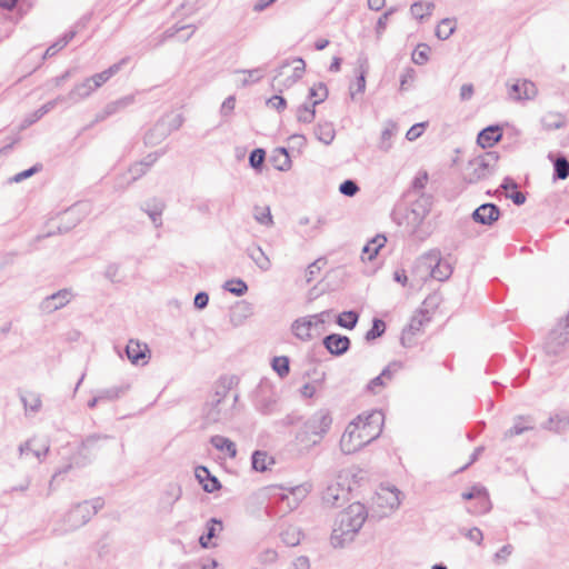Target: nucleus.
<instances>
[{
    "label": "nucleus",
    "mask_w": 569,
    "mask_h": 569,
    "mask_svg": "<svg viewBox=\"0 0 569 569\" xmlns=\"http://www.w3.org/2000/svg\"><path fill=\"white\" fill-rule=\"evenodd\" d=\"M383 425V413L372 411L368 416H358L346 427L340 439V449L345 455H351L377 439Z\"/></svg>",
    "instance_id": "nucleus-1"
},
{
    "label": "nucleus",
    "mask_w": 569,
    "mask_h": 569,
    "mask_svg": "<svg viewBox=\"0 0 569 569\" xmlns=\"http://www.w3.org/2000/svg\"><path fill=\"white\" fill-rule=\"evenodd\" d=\"M368 518L365 505L351 503L346 510L339 513L332 533L331 545L335 548H343L352 542Z\"/></svg>",
    "instance_id": "nucleus-2"
},
{
    "label": "nucleus",
    "mask_w": 569,
    "mask_h": 569,
    "mask_svg": "<svg viewBox=\"0 0 569 569\" xmlns=\"http://www.w3.org/2000/svg\"><path fill=\"white\" fill-rule=\"evenodd\" d=\"M238 395L224 386L218 388L203 409V419L207 425L226 423L234 416Z\"/></svg>",
    "instance_id": "nucleus-3"
},
{
    "label": "nucleus",
    "mask_w": 569,
    "mask_h": 569,
    "mask_svg": "<svg viewBox=\"0 0 569 569\" xmlns=\"http://www.w3.org/2000/svg\"><path fill=\"white\" fill-rule=\"evenodd\" d=\"M499 156L496 151H487L468 161L462 178L467 183L473 184L485 180L496 172Z\"/></svg>",
    "instance_id": "nucleus-4"
},
{
    "label": "nucleus",
    "mask_w": 569,
    "mask_h": 569,
    "mask_svg": "<svg viewBox=\"0 0 569 569\" xmlns=\"http://www.w3.org/2000/svg\"><path fill=\"white\" fill-rule=\"evenodd\" d=\"M401 492L396 487L380 486L375 497L372 505L379 517H386L393 512L401 503Z\"/></svg>",
    "instance_id": "nucleus-5"
},
{
    "label": "nucleus",
    "mask_w": 569,
    "mask_h": 569,
    "mask_svg": "<svg viewBox=\"0 0 569 569\" xmlns=\"http://www.w3.org/2000/svg\"><path fill=\"white\" fill-rule=\"evenodd\" d=\"M569 343V312L549 332L545 350L549 356L560 355Z\"/></svg>",
    "instance_id": "nucleus-6"
},
{
    "label": "nucleus",
    "mask_w": 569,
    "mask_h": 569,
    "mask_svg": "<svg viewBox=\"0 0 569 569\" xmlns=\"http://www.w3.org/2000/svg\"><path fill=\"white\" fill-rule=\"evenodd\" d=\"M292 63H295V67L292 68V72H291V74L287 76L284 79H281V78L287 74V71L290 68V63L288 61H286L277 69V74L274 76V78L272 80V87L276 90L281 92L282 88H289L302 78L305 69H306V63H305L303 59L296 58L292 60Z\"/></svg>",
    "instance_id": "nucleus-7"
},
{
    "label": "nucleus",
    "mask_w": 569,
    "mask_h": 569,
    "mask_svg": "<svg viewBox=\"0 0 569 569\" xmlns=\"http://www.w3.org/2000/svg\"><path fill=\"white\" fill-rule=\"evenodd\" d=\"M330 316V311L326 310L320 313L301 317L293 321L291 326L292 333L302 341L311 339V329L313 327L321 326L326 322V319Z\"/></svg>",
    "instance_id": "nucleus-8"
},
{
    "label": "nucleus",
    "mask_w": 569,
    "mask_h": 569,
    "mask_svg": "<svg viewBox=\"0 0 569 569\" xmlns=\"http://www.w3.org/2000/svg\"><path fill=\"white\" fill-rule=\"evenodd\" d=\"M331 425L332 417L327 409L317 410L302 423L313 438L320 439L321 441L329 432Z\"/></svg>",
    "instance_id": "nucleus-9"
},
{
    "label": "nucleus",
    "mask_w": 569,
    "mask_h": 569,
    "mask_svg": "<svg viewBox=\"0 0 569 569\" xmlns=\"http://www.w3.org/2000/svg\"><path fill=\"white\" fill-rule=\"evenodd\" d=\"M421 263L430 270V276L438 281L447 280L452 273L451 264L441 259L439 251H430L423 254Z\"/></svg>",
    "instance_id": "nucleus-10"
},
{
    "label": "nucleus",
    "mask_w": 569,
    "mask_h": 569,
    "mask_svg": "<svg viewBox=\"0 0 569 569\" xmlns=\"http://www.w3.org/2000/svg\"><path fill=\"white\" fill-rule=\"evenodd\" d=\"M431 316L428 310L419 309L410 319L407 328L403 329L401 335V342L403 346L409 347L412 345V337L422 332L423 327L429 323Z\"/></svg>",
    "instance_id": "nucleus-11"
},
{
    "label": "nucleus",
    "mask_w": 569,
    "mask_h": 569,
    "mask_svg": "<svg viewBox=\"0 0 569 569\" xmlns=\"http://www.w3.org/2000/svg\"><path fill=\"white\" fill-rule=\"evenodd\" d=\"M93 517V510L89 501L77 503L64 517L68 528L73 530L86 525Z\"/></svg>",
    "instance_id": "nucleus-12"
},
{
    "label": "nucleus",
    "mask_w": 569,
    "mask_h": 569,
    "mask_svg": "<svg viewBox=\"0 0 569 569\" xmlns=\"http://www.w3.org/2000/svg\"><path fill=\"white\" fill-rule=\"evenodd\" d=\"M299 493H301L300 487L291 488L288 493H274L272 498L278 500V507L273 513L279 517H283L284 515L297 509L301 501Z\"/></svg>",
    "instance_id": "nucleus-13"
},
{
    "label": "nucleus",
    "mask_w": 569,
    "mask_h": 569,
    "mask_svg": "<svg viewBox=\"0 0 569 569\" xmlns=\"http://www.w3.org/2000/svg\"><path fill=\"white\" fill-rule=\"evenodd\" d=\"M431 206V196L420 193L416 201H413L411 204L410 212L407 216L408 222L415 227L419 226L430 212Z\"/></svg>",
    "instance_id": "nucleus-14"
},
{
    "label": "nucleus",
    "mask_w": 569,
    "mask_h": 569,
    "mask_svg": "<svg viewBox=\"0 0 569 569\" xmlns=\"http://www.w3.org/2000/svg\"><path fill=\"white\" fill-rule=\"evenodd\" d=\"M73 297L74 295L70 289H61L46 297L40 303V309L44 313H52L67 306Z\"/></svg>",
    "instance_id": "nucleus-15"
},
{
    "label": "nucleus",
    "mask_w": 569,
    "mask_h": 569,
    "mask_svg": "<svg viewBox=\"0 0 569 569\" xmlns=\"http://www.w3.org/2000/svg\"><path fill=\"white\" fill-rule=\"evenodd\" d=\"M465 500H476L473 507L468 508V512L472 515L486 513L491 509V503L485 488L473 487L470 491L461 495Z\"/></svg>",
    "instance_id": "nucleus-16"
},
{
    "label": "nucleus",
    "mask_w": 569,
    "mask_h": 569,
    "mask_svg": "<svg viewBox=\"0 0 569 569\" xmlns=\"http://www.w3.org/2000/svg\"><path fill=\"white\" fill-rule=\"evenodd\" d=\"M134 102V96L129 94L124 96L122 98H119L114 101H111L104 106V108L96 114V122L104 121L107 118L114 116L123 110H126L128 107L133 104Z\"/></svg>",
    "instance_id": "nucleus-17"
},
{
    "label": "nucleus",
    "mask_w": 569,
    "mask_h": 569,
    "mask_svg": "<svg viewBox=\"0 0 569 569\" xmlns=\"http://www.w3.org/2000/svg\"><path fill=\"white\" fill-rule=\"evenodd\" d=\"M500 217V209L495 203H483L479 206L471 214L475 222L491 226Z\"/></svg>",
    "instance_id": "nucleus-18"
},
{
    "label": "nucleus",
    "mask_w": 569,
    "mask_h": 569,
    "mask_svg": "<svg viewBox=\"0 0 569 569\" xmlns=\"http://www.w3.org/2000/svg\"><path fill=\"white\" fill-rule=\"evenodd\" d=\"M348 498L349 488H346L338 482L329 485L322 495L323 502L330 507H339L346 502Z\"/></svg>",
    "instance_id": "nucleus-19"
},
{
    "label": "nucleus",
    "mask_w": 569,
    "mask_h": 569,
    "mask_svg": "<svg viewBox=\"0 0 569 569\" xmlns=\"http://www.w3.org/2000/svg\"><path fill=\"white\" fill-rule=\"evenodd\" d=\"M49 449L50 447L48 443L37 446L36 440L30 439L19 446V456L20 458L26 459L33 457L39 463H41L47 457Z\"/></svg>",
    "instance_id": "nucleus-20"
},
{
    "label": "nucleus",
    "mask_w": 569,
    "mask_h": 569,
    "mask_svg": "<svg viewBox=\"0 0 569 569\" xmlns=\"http://www.w3.org/2000/svg\"><path fill=\"white\" fill-rule=\"evenodd\" d=\"M538 93L536 84L530 80L517 81L510 87L509 97L516 101L531 100Z\"/></svg>",
    "instance_id": "nucleus-21"
},
{
    "label": "nucleus",
    "mask_w": 569,
    "mask_h": 569,
    "mask_svg": "<svg viewBox=\"0 0 569 569\" xmlns=\"http://www.w3.org/2000/svg\"><path fill=\"white\" fill-rule=\"evenodd\" d=\"M325 348L333 356H341L350 348V339L347 336L331 333L323 339Z\"/></svg>",
    "instance_id": "nucleus-22"
},
{
    "label": "nucleus",
    "mask_w": 569,
    "mask_h": 569,
    "mask_svg": "<svg viewBox=\"0 0 569 569\" xmlns=\"http://www.w3.org/2000/svg\"><path fill=\"white\" fill-rule=\"evenodd\" d=\"M92 86L93 83L91 80L87 78L81 83L76 84L67 96H63L66 98L64 102L74 104L88 98L92 92L97 90L96 88H92Z\"/></svg>",
    "instance_id": "nucleus-23"
},
{
    "label": "nucleus",
    "mask_w": 569,
    "mask_h": 569,
    "mask_svg": "<svg viewBox=\"0 0 569 569\" xmlns=\"http://www.w3.org/2000/svg\"><path fill=\"white\" fill-rule=\"evenodd\" d=\"M92 86L93 83L91 80L87 78L81 83L76 84L67 96H63L66 98L64 102L74 104L88 98L92 92L97 90L96 88H92Z\"/></svg>",
    "instance_id": "nucleus-24"
},
{
    "label": "nucleus",
    "mask_w": 569,
    "mask_h": 569,
    "mask_svg": "<svg viewBox=\"0 0 569 569\" xmlns=\"http://www.w3.org/2000/svg\"><path fill=\"white\" fill-rule=\"evenodd\" d=\"M148 352V346L146 343H140L139 341L136 340H129L126 347L127 357L133 365L147 363L146 359Z\"/></svg>",
    "instance_id": "nucleus-25"
},
{
    "label": "nucleus",
    "mask_w": 569,
    "mask_h": 569,
    "mask_svg": "<svg viewBox=\"0 0 569 569\" xmlns=\"http://www.w3.org/2000/svg\"><path fill=\"white\" fill-rule=\"evenodd\" d=\"M170 134L164 119L159 120L146 134L144 143L147 146H157Z\"/></svg>",
    "instance_id": "nucleus-26"
},
{
    "label": "nucleus",
    "mask_w": 569,
    "mask_h": 569,
    "mask_svg": "<svg viewBox=\"0 0 569 569\" xmlns=\"http://www.w3.org/2000/svg\"><path fill=\"white\" fill-rule=\"evenodd\" d=\"M535 421L529 416H518L513 420L512 427L503 432V440H508L515 436H519L525 431L533 430Z\"/></svg>",
    "instance_id": "nucleus-27"
},
{
    "label": "nucleus",
    "mask_w": 569,
    "mask_h": 569,
    "mask_svg": "<svg viewBox=\"0 0 569 569\" xmlns=\"http://www.w3.org/2000/svg\"><path fill=\"white\" fill-rule=\"evenodd\" d=\"M166 208V204L162 200L153 198L147 202H144L142 210L148 214L150 220L152 221L156 228H160L162 226V212Z\"/></svg>",
    "instance_id": "nucleus-28"
},
{
    "label": "nucleus",
    "mask_w": 569,
    "mask_h": 569,
    "mask_svg": "<svg viewBox=\"0 0 569 569\" xmlns=\"http://www.w3.org/2000/svg\"><path fill=\"white\" fill-rule=\"evenodd\" d=\"M196 477L199 480V482L202 485V488L206 492H214L218 490L221 485L219 480L211 476L209 469L207 467L200 466L196 469Z\"/></svg>",
    "instance_id": "nucleus-29"
},
{
    "label": "nucleus",
    "mask_w": 569,
    "mask_h": 569,
    "mask_svg": "<svg viewBox=\"0 0 569 569\" xmlns=\"http://www.w3.org/2000/svg\"><path fill=\"white\" fill-rule=\"evenodd\" d=\"M501 137L502 133L499 126H489L479 132L477 142L482 148H489L497 143Z\"/></svg>",
    "instance_id": "nucleus-30"
},
{
    "label": "nucleus",
    "mask_w": 569,
    "mask_h": 569,
    "mask_svg": "<svg viewBox=\"0 0 569 569\" xmlns=\"http://www.w3.org/2000/svg\"><path fill=\"white\" fill-rule=\"evenodd\" d=\"M542 428L556 433H561L569 428V413H556L542 425Z\"/></svg>",
    "instance_id": "nucleus-31"
},
{
    "label": "nucleus",
    "mask_w": 569,
    "mask_h": 569,
    "mask_svg": "<svg viewBox=\"0 0 569 569\" xmlns=\"http://www.w3.org/2000/svg\"><path fill=\"white\" fill-rule=\"evenodd\" d=\"M127 62V59H122L121 61L110 66L108 69L103 70L102 72L96 73L89 79L93 83L92 88H100L102 84H104L111 77H113L116 73L119 72L121 67Z\"/></svg>",
    "instance_id": "nucleus-32"
},
{
    "label": "nucleus",
    "mask_w": 569,
    "mask_h": 569,
    "mask_svg": "<svg viewBox=\"0 0 569 569\" xmlns=\"http://www.w3.org/2000/svg\"><path fill=\"white\" fill-rule=\"evenodd\" d=\"M66 98L63 96H58L53 100H50L42 104L39 109H37L32 114L28 116L24 119L26 126H30L41 119L44 114L51 111L57 104L64 103Z\"/></svg>",
    "instance_id": "nucleus-33"
},
{
    "label": "nucleus",
    "mask_w": 569,
    "mask_h": 569,
    "mask_svg": "<svg viewBox=\"0 0 569 569\" xmlns=\"http://www.w3.org/2000/svg\"><path fill=\"white\" fill-rule=\"evenodd\" d=\"M272 465H274V459L267 451L256 450L252 453L251 467L254 471H267Z\"/></svg>",
    "instance_id": "nucleus-34"
},
{
    "label": "nucleus",
    "mask_w": 569,
    "mask_h": 569,
    "mask_svg": "<svg viewBox=\"0 0 569 569\" xmlns=\"http://www.w3.org/2000/svg\"><path fill=\"white\" fill-rule=\"evenodd\" d=\"M223 529V525H222V521L217 519V518H211L209 519V521L207 522V533L206 535H202L200 538H199V543L201 545V547L203 548H209L212 546V543L210 542L212 538H214L218 532H221Z\"/></svg>",
    "instance_id": "nucleus-35"
},
{
    "label": "nucleus",
    "mask_w": 569,
    "mask_h": 569,
    "mask_svg": "<svg viewBox=\"0 0 569 569\" xmlns=\"http://www.w3.org/2000/svg\"><path fill=\"white\" fill-rule=\"evenodd\" d=\"M397 124L392 121H388L381 132L378 148L383 152H388L392 148V138L397 134Z\"/></svg>",
    "instance_id": "nucleus-36"
},
{
    "label": "nucleus",
    "mask_w": 569,
    "mask_h": 569,
    "mask_svg": "<svg viewBox=\"0 0 569 569\" xmlns=\"http://www.w3.org/2000/svg\"><path fill=\"white\" fill-rule=\"evenodd\" d=\"M387 242V238L383 234H377L370 241L366 243L362 249V259L372 260L379 252V250Z\"/></svg>",
    "instance_id": "nucleus-37"
},
{
    "label": "nucleus",
    "mask_w": 569,
    "mask_h": 569,
    "mask_svg": "<svg viewBox=\"0 0 569 569\" xmlns=\"http://www.w3.org/2000/svg\"><path fill=\"white\" fill-rule=\"evenodd\" d=\"M210 443L214 447V449L219 451H224L230 458H234L237 456V447L233 441L223 436H212L210 438Z\"/></svg>",
    "instance_id": "nucleus-38"
},
{
    "label": "nucleus",
    "mask_w": 569,
    "mask_h": 569,
    "mask_svg": "<svg viewBox=\"0 0 569 569\" xmlns=\"http://www.w3.org/2000/svg\"><path fill=\"white\" fill-rule=\"evenodd\" d=\"M541 124L546 130H557L566 124V118L560 112L550 111L542 116Z\"/></svg>",
    "instance_id": "nucleus-39"
},
{
    "label": "nucleus",
    "mask_w": 569,
    "mask_h": 569,
    "mask_svg": "<svg viewBox=\"0 0 569 569\" xmlns=\"http://www.w3.org/2000/svg\"><path fill=\"white\" fill-rule=\"evenodd\" d=\"M315 136L320 142L328 146L333 141L336 131L332 123H318L315 128Z\"/></svg>",
    "instance_id": "nucleus-40"
},
{
    "label": "nucleus",
    "mask_w": 569,
    "mask_h": 569,
    "mask_svg": "<svg viewBox=\"0 0 569 569\" xmlns=\"http://www.w3.org/2000/svg\"><path fill=\"white\" fill-rule=\"evenodd\" d=\"M236 73H242L244 76L243 79H241L240 84L242 87H248L259 82L264 77L266 69L263 67H258L250 70H237Z\"/></svg>",
    "instance_id": "nucleus-41"
},
{
    "label": "nucleus",
    "mask_w": 569,
    "mask_h": 569,
    "mask_svg": "<svg viewBox=\"0 0 569 569\" xmlns=\"http://www.w3.org/2000/svg\"><path fill=\"white\" fill-rule=\"evenodd\" d=\"M302 537L301 530L296 526H288L280 532L282 542L289 547H295L300 543Z\"/></svg>",
    "instance_id": "nucleus-42"
},
{
    "label": "nucleus",
    "mask_w": 569,
    "mask_h": 569,
    "mask_svg": "<svg viewBox=\"0 0 569 569\" xmlns=\"http://www.w3.org/2000/svg\"><path fill=\"white\" fill-rule=\"evenodd\" d=\"M248 254L260 270L267 271L270 269L271 261L260 247L249 248Z\"/></svg>",
    "instance_id": "nucleus-43"
},
{
    "label": "nucleus",
    "mask_w": 569,
    "mask_h": 569,
    "mask_svg": "<svg viewBox=\"0 0 569 569\" xmlns=\"http://www.w3.org/2000/svg\"><path fill=\"white\" fill-rule=\"evenodd\" d=\"M296 440L306 451L311 450L321 442L320 439L313 438L303 426H301L297 432Z\"/></svg>",
    "instance_id": "nucleus-44"
},
{
    "label": "nucleus",
    "mask_w": 569,
    "mask_h": 569,
    "mask_svg": "<svg viewBox=\"0 0 569 569\" xmlns=\"http://www.w3.org/2000/svg\"><path fill=\"white\" fill-rule=\"evenodd\" d=\"M76 36L74 30H70L66 32L60 39H58L53 44H51L44 52L43 58H51L57 54L60 50H62Z\"/></svg>",
    "instance_id": "nucleus-45"
},
{
    "label": "nucleus",
    "mask_w": 569,
    "mask_h": 569,
    "mask_svg": "<svg viewBox=\"0 0 569 569\" xmlns=\"http://www.w3.org/2000/svg\"><path fill=\"white\" fill-rule=\"evenodd\" d=\"M456 20L450 18L442 19L436 28V37L440 40H447L455 32Z\"/></svg>",
    "instance_id": "nucleus-46"
},
{
    "label": "nucleus",
    "mask_w": 569,
    "mask_h": 569,
    "mask_svg": "<svg viewBox=\"0 0 569 569\" xmlns=\"http://www.w3.org/2000/svg\"><path fill=\"white\" fill-rule=\"evenodd\" d=\"M21 401L24 406L26 412L37 413L42 406L40 395L34 392H28L27 395L21 396Z\"/></svg>",
    "instance_id": "nucleus-47"
},
{
    "label": "nucleus",
    "mask_w": 569,
    "mask_h": 569,
    "mask_svg": "<svg viewBox=\"0 0 569 569\" xmlns=\"http://www.w3.org/2000/svg\"><path fill=\"white\" fill-rule=\"evenodd\" d=\"M128 390V386H118L111 387L103 390H100L98 393V399L102 401H113L124 395Z\"/></svg>",
    "instance_id": "nucleus-48"
},
{
    "label": "nucleus",
    "mask_w": 569,
    "mask_h": 569,
    "mask_svg": "<svg viewBox=\"0 0 569 569\" xmlns=\"http://www.w3.org/2000/svg\"><path fill=\"white\" fill-rule=\"evenodd\" d=\"M223 289L237 297H241L248 291V286L242 279H231L223 283Z\"/></svg>",
    "instance_id": "nucleus-49"
},
{
    "label": "nucleus",
    "mask_w": 569,
    "mask_h": 569,
    "mask_svg": "<svg viewBox=\"0 0 569 569\" xmlns=\"http://www.w3.org/2000/svg\"><path fill=\"white\" fill-rule=\"evenodd\" d=\"M328 97V89L325 83L319 82L313 84L309 90V98L313 99L312 106L323 102Z\"/></svg>",
    "instance_id": "nucleus-50"
},
{
    "label": "nucleus",
    "mask_w": 569,
    "mask_h": 569,
    "mask_svg": "<svg viewBox=\"0 0 569 569\" xmlns=\"http://www.w3.org/2000/svg\"><path fill=\"white\" fill-rule=\"evenodd\" d=\"M148 172L146 167L142 164V162H134L129 169L128 174H130V179L127 180L126 183L118 182V186L121 188H126L130 183L137 181L139 178L144 176Z\"/></svg>",
    "instance_id": "nucleus-51"
},
{
    "label": "nucleus",
    "mask_w": 569,
    "mask_h": 569,
    "mask_svg": "<svg viewBox=\"0 0 569 569\" xmlns=\"http://www.w3.org/2000/svg\"><path fill=\"white\" fill-rule=\"evenodd\" d=\"M569 177V161L565 157H559L553 162V179L565 180Z\"/></svg>",
    "instance_id": "nucleus-52"
},
{
    "label": "nucleus",
    "mask_w": 569,
    "mask_h": 569,
    "mask_svg": "<svg viewBox=\"0 0 569 569\" xmlns=\"http://www.w3.org/2000/svg\"><path fill=\"white\" fill-rule=\"evenodd\" d=\"M289 363L290 361L288 357L279 356L272 359L271 366L280 378H284L289 375L290 371Z\"/></svg>",
    "instance_id": "nucleus-53"
},
{
    "label": "nucleus",
    "mask_w": 569,
    "mask_h": 569,
    "mask_svg": "<svg viewBox=\"0 0 569 569\" xmlns=\"http://www.w3.org/2000/svg\"><path fill=\"white\" fill-rule=\"evenodd\" d=\"M358 313L355 311H343L337 318V323L346 329H353L358 322Z\"/></svg>",
    "instance_id": "nucleus-54"
},
{
    "label": "nucleus",
    "mask_w": 569,
    "mask_h": 569,
    "mask_svg": "<svg viewBox=\"0 0 569 569\" xmlns=\"http://www.w3.org/2000/svg\"><path fill=\"white\" fill-rule=\"evenodd\" d=\"M435 4L432 2H428L423 4L422 2H415L410 7L411 14L417 19H422L425 16H430Z\"/></svg>",
    "instance_id": "nucleus-55"
},
{
    "label": "nucleus",
    "mask_w": 569,
    "mask_h": 569,
    "mask_svg": "<svg viewBox=\"0 0 569 569\" xmlns=\"http://www.w3.org/2000/svg\"><path fill=\"white\" fill-rule=\"evenodd\" d=\"M325 264H326L325 259H317L316 261L310 263L307 267L306 272H305L306 282L307 283L312 282L318 277V274L320 273V271Z\"/></svg>",
    "instance_id": "nucleus-56"
},
{
    "label": "nucleus",
    "mask_w": 569,
    "mask_h": 569,
    "mask_svg": "<svg viewBox=\"0 0 569 569\" xmlns=\"http://www.w3.org/2000/svg\"><path fill=\"white\" fill-rule=\"evenodd\" d=\"M386 330V323L381 319H373L372 327L369 331H367L365 338L367 341L375 340L376 338L383 335Z\"/></svg>",
    "instance_id": "nucleus-57"
},
{
    "label": "nucleus",
    "mask_w": 569,
    "mask_h": 569,
    "mask_svg": "<svg viewBox=\"0 0 569 569\" xmlns=\"http://www.w3.org/2000/svg\"><path fill=\"white\" fill-rule=\"evenodd\" d=\"M254 219L260 224L268 226V227L272 226V223H273L269 207H262V208L256 207L254 208Z\"/></svg>",
    "instance_id": "nucleus-58"
},
{
    "label": "nucleus",
    "mask_w": 569,
    "mask_h": 569,
    "mask_svg": "<svg viewBox=\"0 0 569 569\" xmlns=\"http://www.w3.org/2000/svg\"><path fill=\"white\" fill-rule=\"evenodd\" d=\"M368 72V59H359V76L357 77V91L363 92L366 89V74Z\"/></svg>",
    "instance_id": "nucleus-59"
},
{
    "label": "nucleus",
    "mask_w": 569,
    "mask_h": 569,
    "mask_svg": "<svg viewBox=\"0 0 569 569\" xmlns=\"http://www.w3.org/2000/svg\"><path fill=\"white\" fill-rule=\"evenodd\" d=\"M430 48L426 43H420L412 53V61L416 64H425L428 61Z\"/></svg>",
    "instance_id": "nucleus-60"
},
{
    "label": "nucleus",
    "mask_w": 569,
    "mask_h": 569,
    "mask_svg": "<svg viewBox=\"0 0 569 569\" xmlns=\"http://www.w3.org/2000/svg\"><path fill=\"white\" fill-rule=\"evenodd\" d=\"M315 116H316V111H315V107L312 104L311 106L303 104L298 109L297 118H298V121H300V122L311 123L315 119Z\"/></svg>",
    "instance_id": "nucleus-61"
},
{
    "label": "nucleus",
    "mask_w": 569,
    "mask_h": 569,
    "mask_svg": "<svg viewBox=\"0 0 569 569\" xmlns=\"http://www.w3.org/2000/svg\"><path fill=\"white\" fill-rule=\"evenodd\" d=\"M461 535H463L468 540L475 542L476 545L480 546L483 540V533L478 527H473L470 529H460L459 530Z\"/></svg>",
    "instance_id": "nucleus-62"
},
{
    "label": "nucleus",
    "mask_w": 569,
    "mask_h": 569,
    "mask_svg": "<svg viewBox=\"0 0 569 569\" xmlns=\"http://www.w3.org/2000/svg\"><path fill=\"white\" fill-rule=\"evenodd\" d=\"M181 487L177 483H169L164 491V497L168 502L172 506L176 501L181 498Z\"/></svg>",
    "instance_id": "nucleus-63"
},
{
    "label": "nucleus",
    "mask_w": 569,
    "mask_h": 569,
    "mask_svg": "<svg viewBox=\"0 0 569 569\" xmlns=\"http://www.w3.org/2000/svg\"><path fill=\"white\" fill-rule=\"evenodd\" d=\"M402 369L400 361L390 362L380 373L386 382L391 381L393 376Z\"/></svg>",
    "instance_id": "nucleus-64"
}]
</instances>
